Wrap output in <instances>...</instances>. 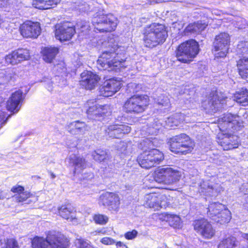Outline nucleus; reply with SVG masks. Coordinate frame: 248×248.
<instances>
[{
  "mask_svg": "<svg viewBox=\"0 0 248 248\" xmlns=\"http://www.w3.org/2000/svg\"><path fill=\"white\" fill-rule=\"evenodd\" d=\"M236 66L240 78L248 83V57L242 56L237 60Z\"/></svg>",
  "mask_w": 248,
  "mask_h": 248,
  "instance_id": "nucleus-26",
  "label": "nucleus"
},
{
  "mask_svg": "<svg viewBox=\"0 0 248 248\" xmlns=\"http://www.w3.org/2000/svg\"><path fill=\"white\" fill-rule=\"evenodd\" d=\"M74 245L76 248H95L90 241L81 237L75 239Z\"/></svg>",
  "mask_w": 248,
  "mask_h": 248,
  "instance_id": "nucleus-37",
  "label": "nucleus"
},
{
  "mask_svg": "<svg viewBox=\"0 0 248 248\" xmlns=\"http://www.w3.org/2000/svg\"><path fill=\"white\" fill-rule=\"evenodd\" d=\"M18 31L24 39H36L42 32L41 24L38 21L26 20L19 25Z\"/></svg>",
  "mask_w": 248,
  "mask_h": 248,
  "instance_id": "nucleus-14",
  "label": "nucleus"
},
{
  "mask_svg": "<svg viewBox=\"0 0 248 248\" xmlns=\"http://www.w3.org/2000/svg\"><path fill=\"white\" fill-rule=\"evenodd\" d=\"M70 163L74 167L73 173L75 174L78 169H79L80 170H83L86 168V159L80 157L79 156L74 155L73 157H69Z\"/></svg>",
  "mask_w": 248,
  "mask_h": 248,
  "instance_id": "nucleus-32",
  "label": "nucleus"
},
{
  "mask_svg": "<svg viewBox=\"0 0 248 248\" xmlns=\"http://www.w3.org/2000/svg\"><path fill=\"white\" fill-rule=\"evenodd\" d=\"M201 192L203 193V192H205V191L203 190L202 189L201 190Z\"/></svg>",
  "mask_w": 248,
  "mask_h": 248,
  "instance_id": "nucleus-51",
  "label": "nucleus"
},
{
  "mask_svg": "<svg viewBox=\"0 0 248 248\" xmlns=\"http://www.w3.org/2000/svg\"><path fill=\"white\" fill-rule=\"evenodd\" d=\"M245 236H246V238L247 240H248V233H246L245 234Z\"/></svg>",
  "mask_w": 248,
  "mask_h": 248,
  "instance_id": "nucleus-50",
  "label": "nucleus"
},
{
  "mask_svg": "<svg viewBox=\"0 0 248 248\" xmlns=\"http://www.w3.org/2000/svg\"><path fill=\"white\" fill-rule=\"evenodd\" d=\"M138 234V232L136 230H132L130 231H128L124 234V238L126 240H132L135 238Z\"/></svg>",
  "mask_w": 248,
  "mask_h": 248,
  "instance_id": "nucleus-42",
  "label": "nucleus"
},
{
  "mask_svg": "<svg viewBox=\"0 0 248 248\" xmlns=\"http://www.w3.org/2000/svg\"><path fill=\"white\" fill-rule=\"evenodd\" d=\"M239 242L236 237L232 234H227L220 240L217 248H236Z\"/></svg>",
  "mask_w": 248,
  "mask_h": 248,
  "instance_id": "nucleus-28",
  "label": "nucleus"
},
{
  "mask_svg": "<svg viewBox=\"0 0 248 248\" xmlns=\"http://www.w3.org/2000/svg\"><path fill=\"white\" fill-rule=\"evenodd\" d=\"M226 208V206L222 203L218 202H212L208 205L207 214L212 220L213 218L217 217L221 212L223 211Z\"/></svg>",
  "mask_w": 248,
  "mask_h": 248,
  "instance_id": "nucleus-31",
  "label": "nucleus"
},
{
  "mask_svg": "<svg viewBox=\"0 0 248 248\" xmlns=\"http://www.w3.org/2000/svg\"><path fill=\"white\" fill-rule=\"evenodd\" d=\"M231 46V36L226 32H221L215 36L211 51L215 59H222L228 54Z\"/></svg>",
  "mask_w": 248,
  "mask_h": 248,
  "instance_id": "nucleus-9",
  "label": "nucleus"
},
{
  "mask_svg": "<svg viewBox=\"0 0 248 248\" xmlns=\"http://www.w3.org/2000/svg\"><path fill=\"white\" fill-rule=\"evenodd\" d=\"M108 130L111 135L119 139L124 135L128 134L131 131V127L127 124H113L108 127Z\"/></svg>",
  "mask_w": 248,
  "mask_h": 248,
  "instance_id": "nucleus-27",
  "label": "nucleus"
},
{
  "mask_svg": "<svg viewBox=\"0 0 248 248\" xmlns=\"http://www.w3.org/2000/svg\"><path fill=\"white\" fill-rule=\"evenodd\" d=\"M169 123H171L170 126H177L183 122L181 114H175L169 118Z\"/></svg>",
  "mask_w": 248,
  "mask_h": 248,
  "instance_id": "nucleus-41",
  "label": "nucleus"
},
{
  "mask_svg": "<svg viewBox=\"0 0 248 248\" xmlns=\"http://www.w3.org/2000/svg\"><path fill=\"white\" fill-rule=\"evenodd\" d=\"M87 127L85 122L78 120L70 123L67 125V130L72 135H78L84 133L87 130Z\"/></svg>",
  "mask_w": 248,
  "mask_h": 248,
  "instance_id": "nucleus-30",
  "label": "nucleus"
},
{
  "mask_svg": "<svg viewBox=\"0 0 248 248\" xmlns=\"http://www.w3.org/2000/svg\"><path fill=\"white\" fill-rule=\"evenodd\" d=\"M55 38L61 42L71 40L76 33V27L70 21H64L55 25Z\"/></svg>",
  "mask_w": 248,
  "mask_h": 248,
  "instance_id": "nucleus-15",
  "label": "nucleus"
},
{
  "mask_svg": "<svg viewBox=\"0 0 248 248\" xmlns=\"http://www.w3.org/2000/svg\"><path fill=\"white\" fill-rule=\"evenodd\" d=\"M141 34L144 46L149 49L161 46L168 36L167 27L163 24L155 22L145 26Z\"/></svg>",
  "mask_w": 248,
  "mask_h": 248,
  "instance_id": "nucleus-2",
  "label": "nucleus"
},
{
  "mask_svg": "<svg viewBox=\"0 0 248 248\" xmlns=\"http://www.w3.org/2000/svg\"><path fill=\"white\" fill-rule=\"evenodd\" d=\"M126 59L124 53L105 51L98 57L97 65L98 68L102 70L119 72L126 67Z\"/></svg>",
  "mask_w": 248,
  "mask_h": 248,
  "instance_id": "nucleus-4",
  "label": "nucleus"
},
{
  "mask_svg": "<svg viewBox=\"0 0 248 248\" xmlns=\"http://www.w3.org/2000/svg\"><path fill=\"white\" fill-rule=\"evenodd\" d=\"M150 104V97L147 94H135L125 100L122 108L126 114L140 115L145 112Z\"/></svg>",
  "mask_w": 248,
  "mask_h": 248,
  "instance_id": "nucleus-6",
  "label": "nucleus"
},
{
  "mask_svg": "<svg viewBox=\"0 0 248 248\" xmlns=\"http://www.w3.org/2000/svg\"><path fill=\"white\" fill-rule=\"evenodd\" d=\"M101 79L96 74L91 71H84L80 74L79 84L81 88L86 90H93L98 85Z\"/></svg>",
  "mask_w": 248,
  "mask_h": 248,
  "instance_id": "nucleus-21",
  "label": "nucleus"
},
{
  "mask_svg": "<svg viewBox=\"0 0 248 248\" xmlns=\"http://www.w3.org/2000/svg\"><path fill=\"white\" fill-rule=\"evenodd\" d=\"M122 86L121 80L117 78L107 79L98 88L99 95L104 97L112 96L120 91Z\"/></svg>",
  "mask_w": 248,
  "mask_h": 248,
  "instance_id": "nucleus-18",
  "label": "nucleus"
},
{
  "mask_svg": "<svg viewBox=\"0 0 248 248\" xmlns=\"http://www.w3.org/2000/svg\"><path fill=\"white\" fill-rule=\"evenodd\" d=\"M93 219L96 224L104 225L108 221V217L104 214L97 213L93 215Z\"/></svg>",
  "mask_w": 248,
  "mask_h": 248,
  "instance_id": "nucleus-39",
  "label": "nucleus"
},
{
  "mask_svg": "<svg viewBox=\"0 0 248 248\" xmlns=\"http://www.w3.org/2000/svg\"><path fill=\"white\" fill-rule=\"evenodd\" d=\"M164 157L163 152L156 148H152L141 152L137 158V161L142 168L149 170L160 164Z\"/></svg>",
  "mask_w": 248,
  "mask_h": 248,
  "instance_id": "nucleus-8",
  "label": "nucleus"
},
{
  "mask_svg": "<svg viewBox=\"0 0 248 248\" xmlns=\"http://www.w3.org/2000/svg\"><path fill=\"white\" fill-rule=\"evenodd\" d=\"M59 51L58 47L47 46L41 48L40 54L44 61L51 63L53 62Z\"/></svg>",
  "mask_w": 248,
  "mask_h": 248,
  "instance_id": "nucleus-25",
  "label": "nucleus"
},
{
  "mask_svg": "<svg viewBox=\"0 0 248 248\" xmlns=\"http://www.w3.org/2000/svg\"><path fill=\"white\" fill-rule=\"evenodd\" d=\"M94 160L99 163L105 161L109 159V156L107 153L104 150H97L93 155Z\"/></svg>",
  "mask_w": 248,
  "mask_h": 248,
  "instance_id": "nucleus-38",
  "label": "nucleus"
},
{
  "mask_svg": "<svg viewBox=\"0 0 248 248\" xmlns=\"http://www.w3.org/2000/svg\"><path fill=\"white\" fill-rule=\"evenodd\" d=\"M164 219L169 223L170 226L173 228H178L180 225L181 218L177 215L168 213L163 214Z\"/></svg>",
  "mask_w": 248,
  "mask_h": 248,
  "instance_id": "nucleus-35",
  "label": "nucleus"
},
{
  "mask_svg": "<svg viewBox=\"0 0 248 248\" xmlns=\"http://www.w3.org/2000/svg\"><path fill=\"white\" fill-rule=\"evenodd\" d=\"M61 0H32V5L39 10H48L56 7Z\"/></svg>",
  "mask_w": 248,
  "mask_h": 248,
  "instance_id": "nucleus-29",
  "label": "nucleus"
},
{
  "mask_svg": "<svg viewBox=\"0 0 248 248\" xmlns=\"http://www.w3.org/2000/svg\"><path fill=\"white\" fill-rule=\"evenodd\" d=\"M219 132L216 141L224 151H232L241 145L240 137L236 133L243 127V121L237 114H223L217 120Z\"/></svg>",
  "mask_w": 248,
  "mask_h": 248,
  "instance_id": "nucleus-1",
  "label": "nucleus"
},
{
  "mask_svg": "<svg viewBox=\"0 0 248 248\" xmlns=\"http://www.w3.org/2000/svg\"><path fill=\"white\" fill-rule=\"evenodd\" d=\"M31 248H68L70 245L68 237L59 231H49L45 238L35 236L31 239Z\"/></svg>",
  "mask_w": 248,
  "mask_h": 248,
  "instance_id": "nucleus-3",
  "label": "nucleus"
},
{
  "mask_svg": "<svg viewBox=\"0 0 248 248\" xmlns=\"http://www.w3.org/2000/svg\"><path fill=\"white\" fill-rule=\"evenodd\" d=\"M51 178L54 179L56 177V175L52 172L50 173Z\"/></svg>",
  "mask_w": 248,
  "mask_h": 248,
  "instance_id": "nucleus-48",
  "label": "nucleus"
},
{
  "mask_svg": "<svg viewBox=\"0 0 248 248\" xmlns=\"http://www.w3.org/2000/svg\"><path fill=\"white\" fill-rule=\"evenodd\" d=\"M99 204L111 213L117 212L120 208L121 199L118 192L106 191L98 199Z\"/></svg>",
  "mask_w": 248,
  "mask_h": 248,
  "instance_id": "nucleus-16",
  "label": "nucleus"
},
{
  "mask_svg": "<svg viewBox=\"0 0 248 248\" xmlns=\"http://www.w3.org/2000/svg\"><path fill=\"white\" fill-rule=\"evenodd\" d=\"M115 245L116 248H128L127 245L120 241L116 242Z\"/></svg>",
  "mask_w": 248,
  "mask_h": 248,
  "instance_id": "nucleus-46",
  "label": "nucleus"
},
{
  "mask_svg": "<svg viewBox=\"0 0 248 248\" xmlns=\"http://www.w3.org/2000/svg\"><path fill=\"white\" fill-rule=\"evenodd\" d=\"M155 180L158 183L170 185L178 181L181 175L178 170L170 167H158L154 172Z\"/></svg>",
  "mask_w": 248,
  "mask_h": 248,
  "instance_id": "nucleus-11",
  "label": "nucleus"
},
{
  "mask_svg": "<svg viewBox=\"0 0 248 248\" xmlns=\"http://www.w3.org/2000/svg\"><path fill=\"white\" fill-rule=\"evenodd\" d=\"M208 26L206 20H200L189 23L183 31L182 35L189 36L192 34H200Z\"/></svg>",
  "mask_w": 248,
  "mask_h": 248,
  "instance_id": "nucleus-24",
  "label": "nucleus"
},
{
  "mask_svg": "<svg viewBox=\"0 0 248 248\" xmlns=\"http://www.w3.org/2000/svg\"><path fill=\"white\" fill-rule=\"evenodd\" d=\"M235 100L242 106L248 105V90L246 88H242L236 92L234 95Z\"/></svg>",
  "mask_w": 248,
  "mask_h": 248,
  "instance_id": "nucleus-34",
  "label": "nucleus"
},
{
  "mask_svg": "<svg viewBox=\"0 0 248 248\" xmlns=\"http://www.w3.org/2000/svg\"><path fill=\"white\" fill-rule=\"evenodd\" d=\"M4 196L3 195V192L2 191L0 190V200L3 199Z\"/></svg>",
  "mask_w": 248,
  "mask_h": 248,
  "instance_id": "nucleus-47",
  "label": "nucleus"
},
{
  "mask_svg": "<svg viewBox=\"0 0 248 248\" xmlns=\"http://www.w3.org/2000/svg\"><path fill=\"white\" fill-rule=\"evenodd\" d=\"M200 51V45L194 39H190L180 43L176 48L175 56L177 61L186 64L193 61Z\"/></svg>",
  "mask_w": 248,
  "mask_h": 248,
  "instance_id": "nucleus-5",
  "label": "nucleus"
},
{
  "mask_svg": "<svg viewBox=\"0 0 248 248\" xmlns=\"http://www.w3.org/2000/svg\"><path fill=\"white\" fill-rule=\"evenodd\" d=\"M170 205L168 196L161 192H150L144 196L143 205L145 208L158 211Z\"/></svg>",
  "mask_w": 248,
  "mask_h": 248,
  "instance_id": "nucleus-12",
  "label": "nucleus"
},
{
  "mask_svg": "<svg viewBox=\"0 0 248 248\" xmlns=\"http://www.w3.org/2000/svg\"><path fill=\"white\" fill-rule=\"evenodd\" d=\"M207 188H209V189H214V187L212 185H208L207 186Z\"/></svg>",
  "mask_w": 248,
  "mask_h": 248,
  "instance_id": "nucleus-49",
  "label": "nucleus"
},
{
  "mask_svg": "<svg viewBox=\"0 0 248 248\" xmlns=\"http://www.w3.org/2000/svg\"><path fill=\"white\" fill-rule=\"evenodd\" d=\"M231 218V212L226 208L223 211L221 212L217 217L213 218L212 220L217 224L225 225L230 221Z\"/></svg>",
  "mask_w": 248,
  "mask_h": 248,
  "instance_id": "nucleus-33",
  "label": "nucleus"
},
{
  "mask_svg": "<svg viewBox=\"0 0 248 248\" xmlns=\"http://www.w3.org/2000/svg\"><path fill=\"white\" fill-rule=\"evenodd\" d=\"M87 103L88 108L86 113L90 119L101 120L111 114V108L109 104H99L95 100H88Z\"/></svg>",
  "mask_w": 248,
  "mask_h": 248,
  "instance_id": "nucleus-13",
  "label": "nucleus"
},
{
  "mask_svg": "<svg viewBox=\"0 0 248 248\" xmlns=\"http://www.w3.org/2000/svg\"><path fill=\"white\" fill-rule=\"evenodd\" d=\"M54 214L60 218L72 223H78L76 208L70 202H65L58 205Z\"/></svg>",
  "mask_w": 248,
  "mask_h": 248,
  "instance_id": "nucleus-19",
  "label": "nucleus"
},
{
  "mask_svg": "<svg viewBox=\"0 0 248 248\" xmlns=\"http://www.w3.org/2000/svg\"><path fill=\"white\" fill-rule=\"evenodd\" d=\"M2 248H20L18 241L15 237L7 238L4 240Z\"/></svg>",
  "mask_w": 248,
  "mask_h": 248,
  "instance_id": "nucleus-40",
  "label": "nucleus"
},
{
  "mask_svg": "<svg viewBox=\"0 0 248 248\" xmlns=\"http://www.w3.org/2000/svg\"><path fill=\"white\" fill-rule=\"evenodd\" d=\"M93 233L94 235H99L101 234H105L106 233V231L104 230V229H100L94 231Z\"/></svg>",
  "mask_w": 248,
  "mask_h": 248,
  "instance_id": "nucleus-45",
  "label": "nucleus"
},
{
  "mask_svg": "<svg viewBox=\"0 0 248 248\" xmlns=\"http://www.w3.org/2000/svg\"><path fill=\"white\" fill-rule=\"evenodd\" d=\"M118 25V19L111 14H100L93 21L94 31L96 32L107 33L114 31Z\"/></svg>",
  "mask_w": 248,
  "mask_h": 248,
  "instance_id": "nucleus-10",
  "label": "nucleus"
},
{
  "mask_svg": "<svg viewBox=\"0 0 248 248\" xmlns=\"http://www.w3.org/2000/svg\"><path fill=\"white\" fill-rule=\"evenodd\" d=\"M31 58L29 49L18 48L11 51L4 57V61L7 65H15L22 62L29 60Z\"/></svg>",
  "mask_w": 248,
  "mask_h": 248,
  "instance_id": "nucleus-20",
  "label": "nucleus"
},
{
  "mask_svg": "<svg viewBox=\"0 0 248 248\" xmlns=\"http://www.w3.org/2000/svg\"><path fill=\"white\" fill-rule=\"evenodd\" d=\"M222 99L218 94L217 90L211 91L208 97V103L210 107L215 108L221 103Z\"/></svg>",
  "mask_w": 248,
  "mask_h": 248,
  "instance_id": "nucleus-36",
  "label": "nucleus"
},
{
  "mask_svg": "<svg viewBox=\"0 0 248 248\" xmlns=\"http://www.w3.org/2000/svg\"><path fill=\"white\" fill-rule=\"evenodd\" d=\"M192 226L194 231L204 239H211L216 233V229L212 222L204 217L194 220Z\"/></svg>",
  "mask_w": 248,
  "mask_h": 248,
  "instance_id": "nucleus-17",
  "label": "nucleus"
},
{
  "mask_svg": "<svg viewBox=\"0 0 248 248\" xmlns=\"http://www.w3.org/2000/svg\"><path fill=\"white\" fill-rule=\"evenodd\" d=\"M23 100V92L20 90L15 91L11 94L6 102V109L13 113L17 112L21 107Z\"/></svg>",
  "mask_w": 248,
  "mask_h": 248,
  "instance_id": "nucleus-22",
  "label": "nucleus"
},
{
  "mask_svg": "<svg viewBox=\"0 0 248 248\" xmlns=\"http://www.w3.org/2000/svg\"><path fill=\"white\" fill-rule=\"evenodd\" d=\"M167 144L171 152L179 155L191 154L195 146L194 141L185 133H181L170 137Z\"/></svg>",
  "mask_w": 248,
  "mask_h": 248,
  "instance_id": "nucleus-7",
  "label": "nucleus"
},
{
  "mask_svg": "<svg viewBox=\"0 0 248 248\" xmlns=\"http://www.w3.org/2000/svg\"><path fill=\"white\" fill-rule=\"evenodd\" d=\"M100 242L104 245H113L115 244L116 242L114 239L109 237H104L100 240Z\"/></svg>",
  "mask_w": 248,
  "mask_h": 248,
  "instance_id": "nucleus-43",
  "label": "nucleus"
},
{
  "mask_svg": "<svg viewBox=\"0 0 248 248\" xmlns=\"http://www.w3.org/2000/svg\"><path fill=\"white\" fill-rule=\"evenodd\" d=\"M11 192L14 194L13 198L17 203L23 204L30 198L35 197L34 195L30 191L25 190L24 186L18 184L13 186L10 190Z\"/></svg>",
  "mask_w": 248,
  "mask_h": 248,
  "instance_id": "nucleus-23",
  "label": "nucleus"
},
{
  "mask_svg": "<svg viewBox=\"0 0 248 248\" xmlns=\"http://www.w3.org/2000/svg\"><path fill=\"white\" fill-rule=\"evenodd\" d=\"M7 118L6 116L5 113L1 110L0 111V128L5 124Z\"/></svg>",
  "mask_w": 248,
  "mask_h": 248,
  "instance_id": "nucleus-44",
  "label": "nucleus"
}]
</instances>
